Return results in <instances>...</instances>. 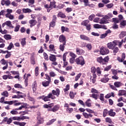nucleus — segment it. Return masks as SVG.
Instances as JSON below:
<instances>
[{"label": "nucleus", "mask_w": 126, "mask_h": 126, "mask_svg": "<svg viewBox=\"0 0 126 126\" xmlns=\"http://www.w3.org/2000/svg\"><path fill=\"white\" fill-rule=\"evenodd\" d=\"M66 111L68 113V114H71L73 112V108H66Z\"/></svg>", "instance_id": "09e8293b"}, {"label": "nucleus", "mask_w": 126, "mask_h": 126, "mask_svg": "<svg viewBox=\"0 0 126 126\" xmlns=\"http://www.w3.org/2000/svg\"><path fill=\"white\" fill-rule=\"evenodd\" d=\"M90 96L93 98L95 100H97V99H98V97L99 96V94H90Z\"/></svg>", "instance_id": "2f4dec72"}, {"label": "nucleus", "mask_w": 126, "mask_h": 126, "mask_svg": "<svg viewBox=\"0 0 126 126\" xmlns=\"http://www.w3.org/2000/svg\"><path fill=\"white\" fill-rule=\"evenodd\" d=\"M76 52L77 55H78V56H82V55L85 54V51L83 50V49H79V48H77L76 49Z\"/></svg>", "instance_id": "4468645a"}, {"label": "nucleus", "mask_w": 126, "mask_h": 126, "mask_svg": "<svg viewBox=\"0 0 126 126\" xmlns=\"http://www.w3.org/2000/svg\"><path fill=\"white\" fill-rule=\"evenodd\" d=\"M86 47L89 50V51H91V50H92V45H91V43H88L86 45Z\"/></svg>", "instance_id": "680f3d73"}, {"label": "nucleus", "mask_w": 126, "mask_h": 126, "mask_svg": "<svg viewBox=\"0 0 126 126\" xmlns=\"http://www.w3.org/2000/svg\"><path fill=\"white\" fill-rule=\"evenodd\" d=\"M110 58L109 56H106L104 59H103L102 57H99L96 59V62H97L98 63H100V64L104 65V64H107Z\"/></svg>", "instance_id": "f03ea898"}, {"label": "nucleus", "mask_w": 126, "mask_h": 126, "mask_svg": "<svg viewBox=\"0 0 126 126\" xmlns=\"http://www.w3.org/2000/svg\"><path fill=\"white\" fill-rule=\"evenodd\" d=\"M60 109V105L59 104H57L56 105H55L53 108H52V112H58L59 110Z\"/></svg>", "instance_id": "cd10ccee"}, {"label": "nucleus", "mask_w": 126, "mask_h": 126, "mask_svg": "<svg viewBox=\"0 0 126 126\" xmlns=\"http://www.w3.org/2000/svg\"><path fill=\"white\" fill-rule=\"evenodd\" d=\"M22 10L24 13H30L32 12V10L29 8H23Z\"/></svg>", "instance_id": "473e14b6"}, {"label": "nucleus", "mask_w": 126, "mask_h": 126, "mask_svg": "<svg viewBox=\"0 0 126 126\" xmlns=\"http://www.w3.org/2000/svg\"><path fill=\"white\" fill-rule=\"evenodd\" d=\"M126 36V31H122L120 34L119 35V37L120 39H123Z\"/></svg>", "instance_id": "aec40b11"}, {"label": "nucleus", "mask_w": 126, "mask_h": 126, "mask_svg": "<svg viewBox=\"0 0 126 126\" xmlns=\"http://www.w3.org/2000/svg\"><path fill=\"white\" fill-rule=\"evenodd\" d=\"M35 74L36 76L39 75V67L36 66L35 68Z\"/></svg>", "instance_id": "4d7b16f0"}, {"label": "nucleus", "mask_w": 126, "mask_h": 126, "mask_svg": "<svg viewBox=\"0 0 126 126\" xmlns=\"http://www.w3.org/2000/svg\"><path fill=\"white\" fill-rule=\"evenodd\" d=\"M4 39H5V40H11V35H10V34H5L3 36Z\"/></svg>", "instance_id": "79ce46f5"}, {"label": "nucleus", "mask_w": 126, "mask_h": 126, "mask_svg": "<svg viewBox=\"0 0 126 126\" xmlns=\"http://www.w3.org/2000/svg\"><path fill=\"white\" fill-rule=\"evenodd\" d=\"M111 68H112V65H108L104 68V71H109V70H110V69H111Z\"/></svg>", "instance_id": "8fccbe9b"}, {"label": "nucleus", "mask_w": 126, "mask_h": 126, "mask_svg": "<svg viewBox=\"0 0 126 126\" xmlns=\"http://www.w3.org/2000/svg\"><path fill=\"white\" fill-rule=\"evenodd\" d=\"M100 54L102 56L108 55L110 53V51L106 47L102 46L99 50Z\"/></svg>", "instance_id": "20e7f679"}, {"label": "nucleus", "mask_w": 126, "mask_h": 126, "mask_svg": "<svg viewBox=\"0 0 126 126\" xmlns=\"http://www.w3.org/2000/svg\"><path fill=\"white\" fill-rule=\"evenodd\" d=\"M50 56H49V60L51 62H52L53 63H52V64H53V65H58V63H57V62H56V61H57V58L56 57V55H53V54H50Z\"/></svg>", "instance_id": "423d86ee"}, {"label": "nucleus", "mask_w": 126, "mask_h": 126, "mask_svg": "<svg viewBox=\"0 0 126 126\" xmlns=\"http://www.w3.org/2000/svg\"><path fill=\"white\" fill-rule=\"evenodd\" d=\"M112 50H113V53L115 54H117L119 52V48L118 47L115 46Z\"/></svg>", "instance_id": "69168bd1"}, {"label": "nucleus", "mask_w": 126, "mask_h": 126, "mask_svg": "<svg viewBox=\"0 0 126 126\" xmlns=\"http://www.w3.org/2000/svg\"><path fill=\"white\" fill-rule=\"evenodd\" d=\"M61 31H62V33H64V32H69V29H68V28L62 26L61 27Z\"/></svg>", "instance_id": "a878e982"}, {"label": "nucleus", "mask_w": 126, "mask_h": 126, "mask_svg": "<svg viewBox=\"0 0 126 126\" xmlns=\"http://www.w3.org/2000/svg\"><path fill=\"white\" fill-rule=\"evenodd\" d=\"M108 115L110 117H115L116 116V112H114V109H111L108 111Z\"/></svg>", "instance_id": "5701e85b"}, {"label": "nucleus", "mask_w": 126, "mask_h": 126, "mask_svg": "<svg viewBox=\"0 0 126 126\" xmlns=\"http://www.w3.org/2000/svg\"><path fill=\"white\" fill-rule=\"evenodd\" d=\"M49 75L50 77H55L57 74L54 71H51L49 72Z\"/></svg>", "instance_id": "e2e57ef3"}, {"label": "nucleus", "mask_w": 126, "mask_h": 126, "mask_svg": "<svg viewBox=\"0 0 126 126\" xmlns=\"http://www.w3.org/2000/svg\"><path fill=\"white\" fill-rule=\"evenodd\" d=\"M12 121H21V116H15L12 118H10L8 119L7 117H4L2 121V123H6L7 125H10L12 123Z\"/></svg>", "instance_id": "f257e3e1"}, {"label": "nucleus", "mask_w": 126, "mask_h": 126, "mask_svg": "<svg viewBox=\"0 0 126 126\" xmlns=\"http://www.w3.org/2000/svg\"><path fill=\"white\" fill-rule=\"evenodd\" d=\"M12 48H14V46L13 45V43H12V42H10L9 46L7 48V50H10L12 49Z\"/></svg>", "instance_id": "de8ad7c7"}, {"label": "nucleus", "mask_w": 126, "mask_h": 126, "mask_svg": "<svg viewBox=\"0 0 126 126\" xmlns=\"http://www.w3.org/2000/svg\"><path fill=\"white\" fill-rule=\"evenodd\" d=\"M21 44L22 47H24L26 45V38H24L21 39Z\"/></svg>", "instance_id": "58836bf2"}, {"label": "nucleus", "mask_w": 126, "mask_h": 126, "mask_svg": "<svg viewBox=\"0 0 126 126\" xmlns=\"http://www.w3.org/2000/svg\"><path fill=\"white\" fill-rule=\"evenodd\" d=\"M49 52H56V49H55V45L54 44H50L49 46Z\"/></svg>", "instance_id": "c85d7f7f"}, {"label": "nucleus", "mask_w": 126, "mask_h": 126, "mask_svg": "<svg viewBox=\"0 0 126 126\" xmlns=\"http://www.w3.org/2000/svg\"><path fill=\"white\" fill-rule=\"evenodd\" d=\"M81 76V73H79L75 78V81H77L80 77Z\"/></svg>", "instance_id": "338daca9"}, {"label": "nucleus", "mask_w": 126, "mask_h": 126, "mask_svg": "<svg viewBox=\"0 0 126 126\" xmlns=\"http://www.w3.org/2000/svg\"><path fill=\"white\" fill-rule=\"evenodd\" d=\"M31 28H32L33 26H35L37 24V21L35 19H32L29 21Z\"/></svg>", "instance_id": "f3484780"}, {"label": "nucleus", "mask_w": 126, "mask_h": 126, "mask_svg": "<svg viewBox=\"0 0 126 126\" xmlns=\"http://www.w3.org/2000/svg\"><path fill=\"white\" fill-rule=\"evenodd\" d=\"M51 9H53V7L54 8H56L57 7V5H56V2L55 1H51L50 3V7Z\"/></svg>", "instance_id": "c756f323"}, {"label": "nucleus", "mask_w": 126, "mask_h": 126, "mask_svg": "<svg viewBox=\"0 0 126 126\" xmlns=\"http://www.w3.org/2000/svg\"><path fill=\"white\" fill-rule=\"evenodd\" d=\"M14 87L15 88H19L20 89H23V87L20 84H16Z\"/></svg>", "instance_id": "49530a36"}, {"label": "nucleus", "mask_w": 126, "mask_h": 126, "mask_svg": "<svg viewBox=\"0 0 126 126\" xmlns=\"http://www.w3.org/2000/svg\"><path fill=\"white\" fill-rule=\"evenodd\" d=\"M83 116H84L85 119H89V117L90 118H92V117H93V115L92 114H87V113H85V112L83 113Z\"/></svg>", "instance_id": "393cba45"}, {"label": "nucleus", "mask_w": 126, "mask_h": 126, "mask_svg": "<svg viewBox=\"0 0 126 126\" xmlns=\"http://www.w3.org/2000/svg\"><path fill=\"white\" fill-rule=\"evenodd\" d=\"M59 41L60 43H62V44H66V38L63 34L60 35L59 37Z\"/></svg>", "instance_id": "f8f14e48"}, {"label": "nucleus", "mask_w": 126, "mask_h": 126, "mask_svg": "<svg viewBox=\"0 0 126 126\" xmlns=\"http://www.w3.org/2000/svg\"><path fill=\"white\" fill-rule=\"evenodd\" d=\"M108 21L106 20L104 18H102L99 22L100 24H107Z\"/></svg>", "instance_id": "ea45409f"}, {"label": "nucleus", "mask_w": 126, "mask_h": 126, "mask_svg": "<svg viewBox=\"0 0 126 126\" xmlns=\"http://www.w3.org/2000/svg\"><path fill=\"white\" fill-rule=\"evenodd\" d=\"M0 63L2 65H5L2 67L3 70H5V69H7V68L8 67V62L4 59H2L0 61Z\"/></svg>", "instance_id": "0eeeda50"}, {"label": "nucleus", "mask_w": 126, "mask_h": 126, "mask_svg": "<svg viewBox=\"0 0 126 126\" xmlns=\"http://www.w3.org/2000/svg\"><path fill=\"white\" fill-rule=\"evenodd\" d=\"M65 46H66V43H62L59 46V50L62 52H63L64 51V48H65Z\"/></svg>", "instance_id": "412c9836"}, {"label": "nucleus", "mask_w": 126, "mask_h": 126, "mask_svg": "<svg viewBox=\"0 0 126 126\" xmlns=\"http://www.w3.org/2000/svg\"><path fill=\"white\" fill-rule=\"evenodd\" d=\"M89 23V20H85L82 22L81 25H83V26H86L88 25Z\"/></svg>", "instance_id": "4c0bfd02"}, {"label": "nucleus", "mask_w": 126, "mask_h": 126, "mask_svg": "<svg viewBox=\"0 0 126 126\" xmlns=\"http://www.w3.org/2000/svg\"><path fill=\"white\" fill-rule=\"evenodd\" d=\"M58 17H61V18H65V17H66V16H65V15L64 14H63V13L62 12H60L58 14Z\"/></svg>", "instance_id": "c9c22d12"}, {"label": "nucleus", "mask_w": 126, "mask_h": 126, "mask_svg": "<svg viewBox=\"0 0 126 126\" xmlns=\"http://www.w3.org/2000/svg\"><path fill=\"white\" fill-rule=\"evenodd\" d=\"M105 122L106 123H109V124H112L113 121H112V119L110 118L107 117L105 118Z\"/></svg>", "instance_id": "864d4df0"}, {"label": "nucleus", "mask_w": 126, "mask_h": 126, "mask_svg": "<svg viewBox=\"0 0 126 126\" xmlns=\"http://www.w3.org/2000/svg\"><path fill=\"white\" fill-rule=\"evenodd\" d=\"M75 63V58H69V63Z\"/></svg>", "instance_id": "774afa93"}, {"label": "nucleus", "mask_w": 126, "mask_h": 126, "mask_svg": "<svg viewBox=\"0 0 126 126\" xmlns=\"http://www.w3.org/2000/svg\"><path fill=\"white\" fill-rule=\"evenodd\" d=\"M22 105H23L22 106H23V108L24 109H29V105L27 103L22 102Z\"/></svg>", "instance_id": "37998d69"}, {"label": "nucleus", "mask_w": 126, "mask_h": 126, "mask_svg": "<svg viewBox=\"0 0 126 126\" xmlns=\"http://www.w3.org/2000/svg\"><path fill=\"white\" fill-rule=\"evenodd\" d=\"M117 42V46H118H118L119 47V48H121V47H122V45H123V43H124V39H122L121 41H120L119 40H116Z\"/></svg>", "instance_id": "c03bdc74"}, {"label": "nucleus", "mask_w": 126, "mask_h": 126, "mask_svg": "<svg viewBox=\"0 0 126 126\" xmlns=\"http://www.w3.org/2000/svg\"><path fill=\"white\" fill-rule=\"evenodd\" d=\"M1 4L2 5H4L5 4L6 6H9L11 4V2L9 0H1Z\"/></svg>", "instance_id": "2eb2a0df"}, {"label": "nucleus", "mask_w": 126, "mask_h": 126, "mask_svg": "<svg viewBox=\"0 0 126 126\" xmlns=\"http://www.w3.org/2000/svg\"><path fill=\"white\" fill-rule=\"evenodd\" d=\"M108 76H109V74L104 75L103 78L100 79V81L103 83H107L110 80V78Z\"/></svg>", "instance_id": "ddd939ff"}, {"label": "nucleus", "mask_w": 126, "mask_h": 126, "mask_svg": "<svg viewBox=\"0 0 126 126\" xmlns=\"http://www.w3.org/2000/svg\"><path fill=\"white\" fill-rule=\"evenodd\" d=\"M80 38L81 39V40H84L85 41H90V38L84 34H81L80 35Z\"/></svg>", "instance_id": "6ab92c4d"}, {"label": "nucleus", "mask_w": 126, "mask_h": 126, "mask_svg": "<svg viewBox=\"0 0 126 126\" xmlns=\"http://www.w3.org/2000/svg\"><path fill=\"white\" fill-rule=\"evenodd\" d=\"M96 78H97L96 75H93V77L92 76H91V78H90L91 82H92L94 84V83L96 82Z\"/></svg>", "instance_id": "4be33fe9"}, {"label": "nucleus", "mask_w": 126, "mask_h": 126, "mask_svg": "<svg viewBox=\"0 0 126 126\" xmlns=\"http://www.w3.org/2000/svg\"><path fill=\"white\" fill-rule=\"evenodd\" d=\"M43 57L45 61H49V56H48V54L46 52L43 53Z\"/></svg>", "instance_id": "603ef678"}, {"label": "nucleus", "mask_w": 126, "mask_h": 126, "mask_svg": "<svg viewBox=\"0 0 126 126\" xmlns=\"http://www.w3.org/2000/svg\"><path fill=\"white\" fill-rule=\"evenodd\" d=\"M112 20L114 23V24H117V23H119V22H120V21L119 20L118 18H113L112 19Z\"/></svg>", "instance_id": "13d9d810"}, {"label": "nucleus", "mask_w": 126, "mask_h": 126, "mask_svg": "<svg viewBox=\"0 0 126 126\" xmlns=\"http://www.w3.org/2000/svg\"><path fill=\"white\" fill-rule=\"evenodd\" d=\"M50 99H52V100H55V99H56V96H55V95H53L52 93H49L46 96L44 95L43 101H44V102H47L48 101H50Z\"/></svg>", "instance_id": "39448f33"}, {"label": "nucleus", "mask_w": 126, "mask_h": 126, "mask_svg": "<svg viewBox=\"0 0 126 126\" xmlns=\"http://www.w3.org/2000/svg\"><path fill=\"white\" fill-rule=\"evenodd\" d=\"M20 29V25H16L14 29V32H18L19 31Z\"/></svg>", "instance_id": "052dcab7"}, {"label": "nucleus", "mask_w": 126, "mask_h": 126, "mask_svg": "<svg viewBox=\"0 0 126 126\" xmlns=\"http://www.w3.org/2000/svg\"><path fill=\"white\" fill-rule=\"evenodd\" d=\"M56 26V22H54L52 21L50 24H49V28H51V27H55Z\"/></svg>", "instance_id": "3c124183"}, {"label": "nucleus", "mask_w": 126, "mask_h": 126, "mask_svg": "<svg viewBox=\"0 0 126 126\" xmlns=\"http://www.w3.org/2000/svg\"><path fill=\"white\" fill-rule=\"evenodd\" d=\"M67 54H68V52H65L63 56V67H65L66 65H67L68 63L66 62V56H67Z\"/></svg>", "instance_id": "9d476101"}, {"label": "nucleus", "mask_w": 126, "mask_h": 126, "mask_svg": "<svg viewBox=\"0 0 126 126\" xmlns=\"http://www.w3.org/2000/svg\"><path fill=\"white\" fill-rule=\"evenodd\" d=\"M111 30H108L106 31L105 33L104 34H102L100 35V39H104V38H106L107 36H108V34H111Z\"/></svg>", "instance_id": "dca6fc26"}, {"label": "nucleus", "mask_w": 126, "mask_h": 126, "mask_svg": "<svg viewBox=\"0 0 126 126\" xmlns=\"http://www.w3.org/2000/svg\"><path fill=\"white\" fill-rule=\"evenodd\" d=\"M91 93H93V94H100V92H98L97 90H96L94 88H92L91 89Z\"/></svg>", "instance_id": "a19ab883"}, {"label": "nucleus", "mask_w": 126, "mask_h": 126, "mask_svg": "<svg viewBox=\"0 0 126 126\" xmlns=\"http://www.w3.org/2000/svg\"><path fill=\"white\" fill-rule=\"evenodd\" d=\"M126 59V54L125 53H122V58L120 57H118L117 58V61L119 62V63H123L124 61H125V59Z\"/></svg>", "instance_id": "a211bd4d"}, {"label": "nucleus", "mask_w": 126, "mask_h": 126, "mask_svg": "<svg viewBox=\"0 0 126 126\" xmlns=\"http://www.w3.org/2000/svg\"><path fill=\"white\" fill-rule=\"evenodd\" d=\"M95 18V14H93L89 16V20L90 21H92L93 20V19Z\"/></svg>", "instance_id": "bf43d9fd"}, {"label": "nucleus", "mask_w": 126, "mask_h": 126, "mask_svg": "<svg viewBox=\"0 0 126 126\" xmlns=\"http://www.w3.org/2000/svg\"><path fill=\"white\" fill-rule=\"evenodd\" d=\"M108 112H109V111H108V109H104L103 112V118L107 117V115H108Z\"/></svg>", "instance_id": "a18cd8bd"}, {"label": "nucleus", "mask_w": 126, "mask_h": 126, "mask_svg": "<svg viewBox=\"0 0 126 126\" xmlns=\"http://www.w3.org/2000/svg\"><path fill=\"white\" fill-rule=\"evenodd\" d=\"M51 94H52L53 96L59 97V96H60V94H61V91L60 90V89L57 88L56 89V90H52Z\"/></svg>", "instance_id": "9b49d317"}, {"label": "nucleus", "mask_w": 126, "mask_h": 126, "mask_svg": "<svg viewBox=\"0 0 126 126\" xmlns=\"http://www.w3.org/2000/svg\"><path fill=\"white\" fill-rule=\"evenodd\" d=\"M126 91L124 90H121L119 91L118 96H125L126 95Z\"/></svg>", "instance_id": "b1692460"}, {"label": "nucleus", "mask_w": 126, "mask_h": 126, "mask_svg": "<svg viewBox=\"0 0 126 126\" xmlns=\"http://www.w3.org/2000/svg\"><path fill=\"white\" fill-rule=\"evenodd\" d=\"M118 43V41H116V40H114L112 42H109L107 44V47L108 48V49H110L112 50L117 46V44Z\"/></svg>", "instance_id": "6e6552de"}, {"label": "nucleus", "mask_w": 126, "mask_h": 126, "mask_svg": "<svg viewBox=\"0 0 126 126\" xmlns=\"http://www.w3.org/2000/svg\"><path fill=\"white\" fill-rule=\"evenodd\" d=\"M1 95L4 96V97H8V92L7 91H5L1 94Z\"/></svg>", "instance_id": "5fc2aeb1"}, {"label": "nucleus", "mask_w": 126, "mask_h": 126, "mask_svg": "<svg viewBox=\"0 0 126 126\" xmlns=\"http://www.w3.org/2000/svg\"><path fill=\"white\" fill-rule=\"evenodd\" d=\"M96 68L95 66H93L91 68V72L93 73V75H96Z\"/></svg>", "instance_id": "72a5a7b5"}, {"label": "nucleus", "mask_w": 126, "mask_h": 126, "mask_svg": "<svg viewBox=\"0 0 126 126\" xmlns=\"http://www.w3.org/2000/svg\"><path fill=\"white\" fill-rule=\"evenodd\" d=\"M114 84V86H115V87L117 88H120L121 86H123V83H122L121 82H115Z\"/></svg>", "instance_id": "bb28decb"}, {"label": "nucleus", "mask_w": 126, "mask_h": 126, "mask_svg": "<svg viewBox=\"0 0 126 126\" xmlns=\"http://www.w3.org/2000/svg\"><path fill=\"white\" fill-rule=\"evenodd\" d=\"M69 56L71 57L72 58L75 59L77 56L74 54L73 52H70Z\"/></svg>", "instance_id": "6e6d98bb"}, {"label": "nucleus", "mask_w": 126, "mask_h": 126, "mask_svg": "<svg viewBox=\"0 0 126 126\" xmlns=\"http://www.w3.org/2000/svg\"><path fill=\"white\" fill-rule=\"evenodd\" d=\"M37 90V84L34 83L32 85V91L33 93H36Z\"/></svg>", "instance_id": "e433bc0d"}, {"label": "nucleus", "mask_w": 126, "mask_h": 126, "mask_svg": "<svg viewBox=\"0 0 126 126\" xmlns=\"http://www.w3.org/2000/svg\"><path fill=\"white\" fill-rule=\"evenodd\" d=\"M50 83H51V82L45 80L44 81L42 82V85L43 86H44V87H47L50 85Z\"/></svg>", "instance_id": "7c9ffc66"}, {"label": "nucleus", "mask_w": 126, "mask_h": 126, "mask_svg": "<svg viewBox=\"0 0 126 126\" xmlns=\"http://www.w3.org/2000/svg\"><path fill=\"white\" fill-rule=\"evenodd\" d=\"M37 120V125H41L44 124V118L41 117V113L40 112L37 113V116L36 117Z\"/></svg>", "instance_id": "1a4fd4ad"}, {"label": "nucleus", "mask_w": 126, "mask_h": 126, "mask_svg": "<svg viewBox=\"0 0 126 126\" xmlns=\"http://www.w3.org/2000/svg\"><path fill=\"white\" fill-rule=\"evenodd\" d=\"M96 71L97 74H99V75L102 73V71H101V68H100V67H97L96 68Z\"/></svg>", "instance_id": "0e129e2a"}, {"label": "nucleus", "mask_w": 126, "mask_h": 126, "mask_svg": "<svg viewBox=\"0 0 126 126\" xmlns=\"http://www.w3.org/2000/svg\"><path fill=\"white\" fill-rule=\"evenodd\" d=\"M75 63L78 65L83 66L85 64V59L82 56H79V57L75 59Z\"/></svg>", "instance_id": "7ed1b4c3"}, {"label": "nucleus", "mask_w": 126, "mask_h": 126, "mask_svg": "<svg viewBox=\"0 0 126 126\" xmlns=\"http://www.w3.org/2000/svg\"><path fill=\"white\" fill-rule=\"evenodd\" d=\"M57 121V119H53L49 121L48 122L46 123L47 126H51V125H53L55 122Z\"/></svg>", "instance_id": "f704fd0d"}]
</instances>
